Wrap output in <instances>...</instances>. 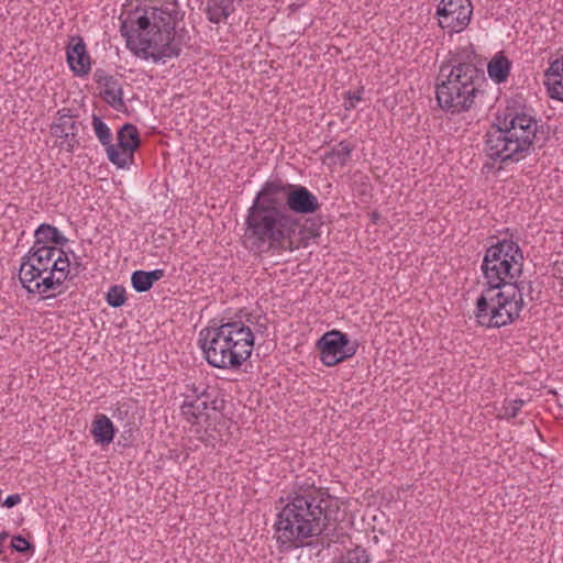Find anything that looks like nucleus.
<instances>
[{
	"instance_id": "obj_22",
	"label": "nucleus",
	"mask_w": 563,
	"mask_h": 563,
	"mask_svg": "<svg viewBox=\"0 0 563 563\" xmlns=\"http://www.w3.org/2000/svg\"><path fill=\"white\" fill-rule=\"evenodd\" d=\"M511 69V62L503 53L495 55L487 65L489 78L496 84L507 81Z\"/></svg>"
},
{
	"instance_id": "obj_30",
	"label": "nucleus",
	"mask_w": 563,
	"mask_h": 563,
	"mask_svg": "<svg viewBox=\"0 0 563 563\" xmlns=\"http://www.w3.org/2000/svg\"><path fill=\"white\" fill-rule=\"evenodd\" d=\"M525 401L521 399L509 400L504 406V417L507 419L516 418L521 410Z\"/></svg>"
},
{
	"instance_id": "obj_33",
	"label": "nucleus",
	"mask_w": 563,
	"mask_h": 563,
	"mask_svg": "<svg viewBox=\"0 0 563 563\" xmlns=\"http://www.w3.org/2000/svg\"><path fill=\"white\" fill-rule=\"evenodd\" d=\"M362 93H363V90H356V91H349L346 93V100L344 101V107L346 110H351V109H354L355 106H356V102L361 101L362 100Z\"/></svg>"
},
{
	"instance_id": "obj_34",
	"label": "nucleus",
	"mask_w": 563,
	"mask_h": 563,
	"mask_svg": "<svg viewBox=\"0 0 563 563\" xmlns=\"http://www.w3.org/2000/svg\"><path fill=\"white\" fill-rule=\"evenodd\" d=\"M120 438V444H122L123 446H130L135 439L132 428H129L128 430L123 431Z\"/></svg>"
},
{
	"instance_id": "obj_35",
	"label": "nucleus",
	"mask_w": 563,
	"mask_h": 563,
	"mask_svg": "<svg viewBox=\"0 0 563 563\" xmlns=\"http://www.w3.org/2000/svg\"><path fill=\"white\" fill-rule=\"evenodd\" d=\"M20 503H21V496L19 494H12V495H9L4 499L3 506H5L7 508H12V507L16 506Z\"/></svg>"
},
{
	"instance_id": "obj_17",
	"label": "nucleus",
	"mask_w": 563,
	"mask_h": 563,
	"mask_svg": "<svg viewBox=\"0 0 563 563\" xmlns=\"http://www.w3.org/2000/svg\"><path fill=\"white\" fill-rule=\"evenodd\" d=\"M57 253H62L56 246H32L30 251L22 257L21 263H27L35 268L52 272L53 257Z\"/></svg>"
},
{
	"instance_id": "obj_21",
	"label": "nucleus",
	"mask_w": 563,
	"mask_h": 563,
	"mask_svg": "<svg viewBox=\"0 0 563 563\" xmlns=\"http://www.w3.org/2000/svg\"><path fill=\"white\" fill-rule=\"evenodd\" d=\"M76 130V121L74 117L69 114V109L64 108L58 110L54 122L51 124L52 135L59 139H68V136H74Z\"/></svg>"
},
{
	"instance_id": "obj_5",
	"label": "nucleus",
	"mask_w": 563,
	"mask_h": 563,
	"mask_svg": "<svg viewBox=\"0 0 563 563\" xmlns=\"http://www.w3.org/2000/svg\"><path fill=\"white\" fill-rule=\"evenodd\" d=\"M442 78L435 87L439 107L451 114L468 112L486 82L484 70L472 60H464L461 52L451 54L440 67Z\"/></svg>"
},
{
	"instance_id": "obj_27",
	"label": "nucleus",
	"mask_w": 563,
	"mask_h": 563,
	"mask_svg": "<svg viewBox=\"0 0 563 563\" xmlns=\"http://www.w3.org/2000/svg\"><path fill=\"white\" fill-rule=\"evenodd\" d=\"M106 300L113 308L123 306L126 301L125 288L120 285L111 286L106 295Z\"/></svg>"
},
{
	"instance_id": "obj_3",
	"label": "nucleus",
	"mask_w": 563,
	"mask_h": 563,
	"mask_svg": "<svg viewBox=\"0 0 563 563\" xmlns=\"http://www.w3.org/2000/svg\"><path fill=\"white\" fill-rule=\"evenodd\" d=\"M243 241L256 253L292 251L299 218L279 206L264 185L249 207L244 221Z\"/></svg>"
},
{
	"instance_id": "obj_19",
	"label": "nucleus",
	"mask_w": 563,
	"mask_h": 563,
	"mask_svg": "<svg viewBox=\"0 0 563 563\" xmlns=\"http://www.w3.org/2000/svg\"><path fill=\"white\" fill-rule=\"evenodd\" d=\"M90 433L96 444L104 446L113 441L115 428L108 416L98 413L92 420Z\"/></svg>"
},
{
	"instance_id": "obj_32",
	"label": "nucleus",
	"mask_w": 563,
	"mask_h": 563,
	"mask_svg": "<svg viewBox=\"0 0 563 563\" xmlns=\"http://www.w3.org/2000/svg\"><path fill=\"white\" fill-rule=\"evenodd\" d=\"M71 260V271H73V275L76 276L78 275L79 273L84 272L87 266L86 264L82 263L81 261V257L76 255L73 251H70L69 253H67Z\"/></svg>"
},
{
	"instance_id": "obj_14",
	"label": "nucleus",
	"mask_w": 563,
	"mask_h": 563,
	"mask_svg": "<svg viewBox=\"0 0 563 563\" xmlns=\"http://www.w3.org/2000/svg\"><path fill=\"white\" fill-rule=\"evenodd\" d=\"M118 144L107 148L108 159L118 168H125L133 162L134 153L141 145L137 128L132 123L123 124L118 131Z\"/></svg>"
},
{
	"instance_id": "obj_13",
	"label": "nucleus",
	"mask_w": 563,
	"mask_h": 563,
	"mask_svg": "<svg viewBox=\"0 0 563 563\" xmlns=\"http://www.w3.org/2000/svg\"><path fill=\"white\" fill-rule=\"evenodd\" d=\"M184 401L180 406L181 416L191 424H196L201 419H208L209 409H216L217 401L208 393V388L196 386L194 384L186 385L185 391L181 394Z\"/></svg>"
},
{
	"instance_id": "obj_4",
	"label": "nucleus",
	"mask_w": 563,
	"mask_h": 563,
	"mask_svg": "<svg viewBox=\"0 0 563 563\" xmlns=\"http://www.w3.org/2000/svg\"><path fill=\"white\" fill-rule=\"evenodd\" d=\"M485 135V154L493 161L519 162L547 141L543 124L525 110L507 108Z\"/></svg>"
},
{
	"instance_id": "obj_11",
	"label": "nucleus",
	"mask_w": 563,
	"mask_h": 563,
	"mask_svg": "<svg viewBox=\"0 0 563 563\" xmlns=\"http://www.w3.org/2000/svg\"><path fill=\"white\" fill-rule=\"evenodd\" d=\"M438 24L449 34L464 31L473 14L471 0H441L437 8Z\"/></svg>"
},
{
	"instance_id": "obj_25",
	"label": "nucleus",
	"mask_w": 563,
	"mask_h": 563,
	"mask_svg": "<svg viewBox=\"0 0 563 563\" xmlns=\"http://www.w3.org/2000/svg\"><path fill=\"white\" fill-rule=\"evenodd\" d=\"M353 148L350 143L341 141L330 152L324 154V162L343 166L350 159Z\"/></svg>"
},
{
	"instance_id": "obj_2",
	"label": "nucleus",
	"mask_w": 563,
	"mask_h": 563,
	"mask_svg": "<svg viewBox=\"0 0 563 563\" xmlns=\"http://www.w3.org/2000/svg\"><path fill=\"white\" fill-rule=\"evenodd\" d=\"M331 496L311 486L290 493L277 514L275 537L280 547L298 548L305 540L322 534L330 522ZM284 503V499H280Z\"/></svg>"
},
{
	"instance_id": "obj_15",
	"label": "nucleus",
	"mask_w": 563,
	"mask_h": 563,
	"mask_svg": "<svg viewBox=\"0 0 563 563\" xmlns=\"http://www.w3.org/2000/svg\"><path fill=\"white\" fill-rule=\"evenodd\" d=\"M93 77L96 82L102 87L100 96L104 102L119 112L125 111L126 104L123 100V88L119 79L106 74L101 69H98Z\"/></svg>"
},
{
	"instance_id": "obj_23",
	"label": "nucleus",
	"mask_w": 563,
	"mask_h": 563,
	"mask_svg": "<svg viewBox=\"0 0 563 563\" xmlns=\"http://www.w3.org/2000/svg\"><path fill=\"white\" fill-rule=\"evenodd\" d=\"M53 267L52 274H54V279L59 277L57 283V292H62V286L67 279H71L74 277L71 266V260L69 255L62 251V253H57L56 256L53 257Z\"/></svg>"
},
{
	"instance_id": "obj_18",
	"label": "nucleus",
	"mask_w": 563,
	"mask_h": 563,
	"mask_svg": "<svg viewBox=\"0 0 563 563\" xmlns=\"http://www.w3.org/2000/svg\"><path fill=\"white\" fill-rule=\"evenodd\" d=\"M544 77L550 97L563 101V56L550 64Z\"/></svg>"
},
{
	"instance_id": "obj_26",
	"label": "nucleus",
	"mask_w": 563,
	"mask_h": 563,
	"mask_svg": "<svg viewBox=\"0 0 563 563\" xmlns=\"http://www.w3.org/2000/svg\"><path fill=\"white\" fill-rule=\"evenodd\" d=\"M92 129H93V132L98 139V141L101 143V145H103L107 148H109L110 146L113 145L112 143V133H111V130L110 128L107 125L106 122H103V120L97 115V114H92Z\"/></svg>"
},
{
	"instance_id": "obj_28",
	"label": "nucleus",
	"mask_w": 563,
	"mask_h": 563,
	"mask_svg": "<svg viewBox=\"0 0 563 563\" xmlns=\"http://www.w3.org/2000/svg\"><path fill=\"white\" fill-rule=\"evenodd\" d=\"M132 287L137 292H145L150 290L153 285L148 282L146 271H136L131 276Z\"/></svg>"
},
{
	"instance_id": "obj_31",
	"label": "nucleus",
	"mask_w": 563,
	"mask_h": 563,
	"mask_svg": "<svg viewBox=\"0 0 563 563\" xmlns=\"http://www.w3.org/2000/svg\"><path fill=\"white\" fill-rule=\"evenodd\" d=\"M12 550L19 553L33 552L34 547L22 536H14L11 540Z\"/></svg>"
},
{
	"instance_id": "obj_7",
	"label": "nucleus",
	"mask_w": 563,
	"mask_h": 563,
	"mask_svg": "<svg viewBox=\"0 0 563 563\" xmlns=\"http://www.w3.org/2000/svg\"><path fill=\"white\" fill-rule=\"evenodd\" d=\"M523 253L517 242L504 239L486 250L482 272L486 287L476 300L474 317L478 323L493 306L489 296L504 291L506 285L520 278L523 268Z\"/></svg>"
},
{
	"instance_id": "obj_29",
	"label": "nucleus",
	"mask_w": 563,
	"mask_h": 563,
	"mask_svg": "<svg viewBox=\"0 0 563 563\" xmlns=\"http://www.w3.org/2000/svg\"><path fill=\"white\" fill-rule=\"evenodd\" d=\"M341 563H369V558L364 549L356 547L346 552Z\"/></svg>"
},
{
	"instance_id": "obj_8",
	"label": "nucleus",
	"mask_w": 563,
	"mask_h": 563,
	"mask_svg": "<svg viewBox=\"0 0 563 563\" xmlns=\"http://www.w3.org/2000/svg\"><path fill=\"white\" fill-rule=\"evenodd\" d=\"M525 296L531 301L538 299L533 296V283L531 280H512L506 285L504 291L488 297L492 307L487 314L482 317L478 324L485 328H501L515 322L526 306Z\"/></svg>"
},
{
	"instance_id": "obj_6",
	"label": "nucleus",
	"mask_w": 563,
	"mask_h": 563,
	"mask_svg": "<svg viewBox=\"0 0 563 563\" xmlns=\"http://www.w3.org/2000/svg\"><path fill=\"white\" fill-rule=\"evenodd\" d=\"M254 340L253 331L242 321L223 322L199 333L205 360L220 369H239L251 357Z\"/></svg>"
},
{
	"instance_id": "obj_38",
	"label": "nucleus",
	"mask_w": 563,
	"mask_h": 563,
	"mask_svg": "<svg viewBox=\"0 0 563 563\" xmlns=\"http://www.w3.org/2000/svg\"><path fill=\"white\" fill-rule=\"evenodd\" d=\"M9 537L8 532L3 531L0 533V549H2V542ZM2 550H0L1 552Z\"/></svg>"
},
{
	"instance_id": "obj_37",
	"label": "nucleus",
	"mask_w": 563,
	"mask_h": 563,
	"mask_svg": "<svg viewBox=\"0 0 563 563\" xmlns=\"http://www.w3.org/2000/svg\"><path fill=\"white\" fill-rule=\"evenodd\" d=\"M67 143V151L74 152V150L79 145V141L76 137V132H74V136H68V139H64Z\"/></svg>"
},
{
	"instance_id": "obj_10",
	"label": "nucleus",
	"mask_w": 563,
	"mask_h": 563,
	"mask_svg": "<svg viewBox=\"0 0 563 563\" xmlns=\"http://www.w3.org/2000/svg\"><path fill=\"white\" fill-rule=\"evenodd\" d=\"M316 346L320 352V361L328 367L353 357L357 352V343H351L347 334L339 330L325 332Z\"/></svg>"
},
{
	"instance_id": "obj_16",
	"label": "nucleus",
	"mask_w": 563,
	"mask_h": 563,
	"mask_svg": "<svg viewBox=\"0 0 563 563\" xmlns=\"http://www.w3.org/2000/svg\"><path fill=\"white\" fill-rule=\"evenodd\" d=\"M67 63L78 76L87 75L90 71V57L80 37L67 48Z\"/></svg>"
},
{
	"instance_id": "obj_20",
	"label": "nucleus",
	"mask_w": 563,
	"mask_h": 563,
	"mask_svg": "<svg viewBox=\"0 0 563 563\" xmlns=\"http://www.w3.org/2000/svg\"><path fill=\"white\" fill-rule=\"evenodd\" d=\"M235 11L234 0H207L205 12L214 24L224 22Z\"/></svg>"
},
{
	"instance_id": "obj_24",
	"label": "nucleus",
	"mask_w": 563,
	"mask_h": 563,
	"mask_svg": "<svg viewBox=\"0 0 563 563\" xmlns=\"http://www.w3.org/2000/svg\"><path fill=\"white\" fill-rule=\"evenodd\" d=\"M35 242L33 246H49L48 243L55 245H64L67 239L60 234L57 228L42 223L34 233Z\"/></svg>"
},
{
	"instance_id": "obj_1",
	"label": "nucleus",
	"mask_w": 563,
	"mask_h": 563,
	"mask_svg": "<svg viewBox=\"0 0 563 563\" xmlns=\"http://www.w3.org/2000/svg\"><path fill=\"white\" fill-rule=\"evenodd\" d=\"M179 19L180 12L175 3L161 8L136 7L121 14L120 32L132 53L158 63L180 55L181 47L175 37L176 22Z\"/></svg>"
},
{
	"instance_id": "obj_36",
	"label": "nucleus",
	"mask_w": 563,
	"mask_h": 563,
	"mask_svg": "<svg viewBox=\"0 0 563 563\" xmlns=\"http://www.w3.org/2000/svg\"><path fill=\"white\" fill-rule=\"evenodd\" d=\"M164 269H154V271H151V272H146V275H147V278H148V282L152 283V285L159 280L162 277H164Z\"/></svg>"
},
{
	"instance_id": "obj_9",
	"label": "nucleus",
	"mask_w": 563,
	"mask_h": 563,
	"mask_svg": "<svg viewBox=\"0 0 563 563\" xmlns=\"http://www.w3.org/2000/svg\"><path fill=\"white\" fill-rule=\"evenodd\" d=\"M268 192L292 216L312 214L320 210L318 197L307 187L274 178L263 184Z\"/></svg>"
},
{
	"instance_id": "obj_12",
	"label": "nucleus",
	"mask_w": 563,
	"mask_h": 563,
	"mask_svg": "<svg viewBox=\"0 0 563 563\" xmlns=\"http://www.w3.org/2000/svg\"><path fill=\"white\" fill-rule=\"evenodd\" d=\"M19 280L30 295H40L42 299L55 298L59 277L54 279V274L43 268H35L27 263H21Z\"/></svg>"
}]
</instances>
